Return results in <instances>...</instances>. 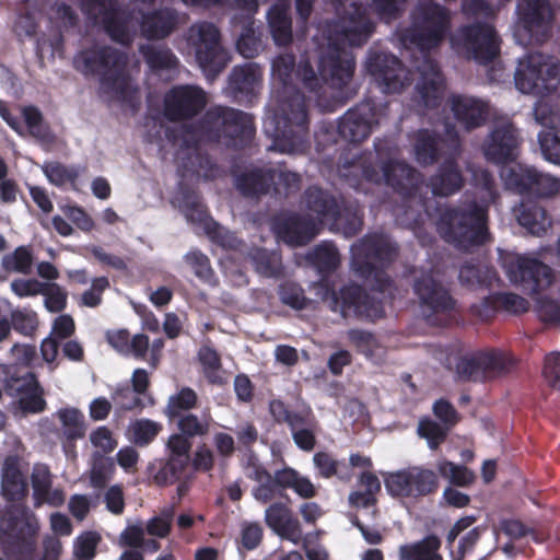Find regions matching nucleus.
<instances>
[{"label":"nucleus","mask_w":560,"mask_h":560,"mask_svg":"<svg viewBox=\"0 0 560 560\" xmlns=\"http://www.w3.org/2000/svg\"><path fill=\"white\" fill-rule=\"evenodd\" d=\"M49 23L58 33L67 32L79 23V15L75 10L65 2L55 3L47 12Z\"/></svg>","instance_id":"nucleus-44"},{"label":"nucleus","mask_w":560,"mask_h":560,"mask_svg":"<svg viewBox=\"0 0 560 560\" xmlns=\"http://www.w3.org/2000/svg\"><path fill=\"white\" fill-rule=\"evenodd\" d=\"M462 283L471 288L488 287L497 280L493 269L488 266L465 265L459 271Z\"/></svg>","instance_id":"nucleus-46"},{"label":"nucleus","mask_w":560,"mask_h":560,"mask_svg":"<svg viewBox=\"0 0 560 560\" xmlns=\"http://www.w3.org/2000/svg\"><path fill=\"white\" fill-rule=\"evenodd\" d=\"M438 469L442 477L448 479L452 483L457 486H468L475 479L472 471L452 462L441 460L438 464Z\"/></svg>","instance_id":"nucleus-56"},{"label":"nucleus","mask_w":560,"mask_h":560,"mask_svg":"<svg viewBox=\"0 0 560 560\" xmlns=\"http://www.w3.org/2000/svg\"><path fill=\"white\" fill-rule=\"evenodd\" d=\"M170 421L176 423L179 433L190 439L195 436L206 435L210 427L209 416H202L201 418H199L198 416L191 412H186L176 416L173 419H170Z\"/></svg>","instance_id":"nucleus-45"},{"label":"nucleus","mask_w":560,"mask_h":560,"mask_svg":"<svg viewBox=\"0 0 560 560\" xmlns=\"http://www.w3.org/2000/svg\"><path fill=\"white\" fill-rule=\"evenodd\" d=\"M307 260L322 276L337 269L340 264L338 249L332 243L323 242L307 255Z\"/></svg>","instance_id":"nucleus-38"},{"label":"nucleus","mask_w":560,"mask_h":560,"mask_svg":"<svg viewBox=\"0 0 560 560\" xmlns=\"http://www.w3.org/2000/svg\"><path fill=\"white\" fill-rule=\"evenodd\" d=\"M415 290L422 305L434 312L446 311L453 305L446 290L436 282L431 273L419 278L416 281Z\"/></svg>","instance_id":"nucleus-30"},{"label":"nucleus","mask_w":560,"mask_h":560,"mask_svg":"<svg viewBox=\"0 0 560 560\" xmlns=\"http://www.w3.org/2000/svg\"><path fill=\"white\" fill-rule=\"evenodd\" d=\"M207 103V93L200 86L175 85L164 95L163 114L171 121L190 119L201 113Z\"/></svg>","instance_id":"nucleus-19"},{"label":"nucleus","mask_w":560,"mask_h":560,"mask_svg":"<svg viewBox=\"0 0 560 560\" xmlns=\"http://www.w3.org/2000/svg\"><path fill=\"white\" fill-rule=\"evenodd\" d=\"M237 51L245 58H254L262 49L260 35L249 22L242 27V32L236 40Z\"/></svg>","instance_id":"nucleus-48"},{"label":"nucleus","mask_w":560,"mask_h":560,"mask_svg":"<svg viewBox=\"0 0 560 560\" xmlns=\"http://www.w3.org/2000/svg\"><path fill=\"white\" fill-rule=\"evenodd\" d=\"M159 132H163L165 141L175 149L174 155L180 182L173 203L178 207L187 221L202 224L208 233H212L211 225H215L212 237L218 238L223 246H236L237 238L209 219L199 195L186 187L184 182L194 178H214L218 167L208 155L201 153L198 143L217 141L228 147H244L255 132L252 116L240 109L214 106L206 112L194 129L184 126L164 127L161 125Z\"/></svg>","instance_id":"nucleus-1"},{"label":"nucleus","mask_w":560,"mask_h":560,"mask_svg":"<svg viewBox=\"0 0 560 560\" xmlns=\"http://www.w3.org/2000/svg\"><path fill=\"white\" fill-rule=\"evenodd\" d=\"M262 85V70L255 62L235 66L228 77L225 93L241 105H253Z\"/></svg>","instance_id":"nucleus-22"},{"label":"nucleus","mask_w":560,"mask_h":560,"mask_svg":"<svg viewBox=\"0 0 560 560\" xmlns=\"http://www.w3.org/2000/svg\"><path fill=\"white\" fill-rule=\"evenodd\" d=\"M501 178L505 185L520 192H530L542 197H550L559 192L560 180L538 173L526 165H506L501 170Z\"/></svg>","instance_id":"nucleus-20"},{"label":"nucleus","mask_w":560,"mask_h":560,"mask_svg":"<svg viewBox=\"0 0 560 560\" xmlns=\"http://www.w3.org/2000/svg\"><path fill=\"white\" fill-rule=\"evenodd\" d=\"M90 442L95 448L93 453H101L104 456L112 453L117 447V441L107 427H98L90 433Z\"/></svg>","instance_id":"nucleus-62"},{"label":"nucleus","mask_w":560,"mask_h":560,"mask_svg":"<svg viewBox=\"0 0 560 560\" xmlns=\"http://www.w3.org/2000/svg\"><path fill=\"white\" fill-rule=\"evenodd\" d=\"M269 412L277 423H285L298 448L311 452L316 445L317 421L311 410L293 411L280 399L269 402Z\"/></svg>","instance_id":"nucleus-15"},{"label":"nucleus","mask_w":560,"mask_h":560,"mask_svg":"<svg viewBox=\"0 0 560 560\" xmlns=\"http://www.w3.org/2000/svg\"><path fill=\"white\" fill-rule=\"evenodd\" d=\"M450 23L448 11L432 0H420L412 13V24L401 32L400 40L406 47L430 50L442 43Z\"/></svg>","instance_id":"nucleus-8"},{"label":"nucleus","mask_w":560,"mask_h":560,"mask_svg":"<svg viewBox=\"0 0 560 560\" xmlns=\"http://www.w3.org/2000/svg\"><path fill=\"white\" fill-rule=\"evenodd\" d=\"M441 150L438 140L429 131H420L415 143V155L420 164L432 163L436 158V152Z\"/></svg>","instance_id":"nucleus-52"},{"label":"nucleus","mask_w":560,"mask_h":560,"mask_svg":"<svg viewBox=\"0 0 560 560\" xmlns=\"http://www.w3.org/2000/svg\"><path fill=\"white\" fill-rule=\"evenodd\" d=\"M517 144V135L511 121L501 118L492 126L482 150L487 160L499 164L516 156Z\"/></svg>","instance_id":"nucleus-23"},{"label":"nucleus","mask_w":560,"mask_h":560,"mask_svg":"<svg viewBox=\"0 0 560 560\" xmlns=\"http://www.w3.org/2000/svg\"><path fill=\"white\" fill-rule=\"evenodd\" d=\"M5 378V392L18 399L21 410L25 413H37L45 409L43 389L35 375L27 371L9 368Z\"/></svg>","instance_id":"nucleus-21"},{"label":"nucleus","mask_w":560,"mask_h":560,"mask_svg":"<svg viewBox=\"0 0 560 560\" xmlns=\"http://www.w3.org/2000/svg\"><path fill=\"white\" fill-rule=\"evenodd\" d=\"M149 69L159 77L170 74L178 66V59L174 52L166 46H156L152 44H142L139 47Z\"/></svg>","instance_id":"nucleus-32"},{"label":"nucleus","mask_w":560,"mask_h":560,"mask_svg":"<svg viewBox=\"0 0 560 560\" xmlns=\"http://www.w3.org/2000/svg\"><path fill=\"white\" fill-rule=\"evenodd\" d=\"M514 82L521 93L541 96L559 85L560 63L548 55L530 52L520 59Z\"/></svg>","instance_id":"nucleus-10"},{"label":"nucleus","mask_w":560,"mask_h":560,"mask_svg":"<svg viewBox=\"0 0 560 560\" xmlns=\"http://www.w3.org/2000/svg\"><path fill=\"white\" fill-rule=\"evenodd\" d=\"M128 55L110 46L94 45L73 57V67L85 77L97 75L100 93L107 101L132 103L137 89L127 70Z\"/></svg>","instance_id":"nucleus-5"},{"label":"nucleus","mask_w":560,"mask_h":560,"mask_svg":"<svg viewBox=\"0 0 560 560\" xmlns=\"http://www.w3.org/2000/svg\"><path fill=\"white\" fill-rule=\"evenodd\" d=\"M450 42L457 54L479 63L492 60L499 52L497 33L487 23L460 27L451 35Z\"/></svg>","instance_id":"nucleus-13"},{"label":"nucleus","mask_w":560,"mask_h":560,"mask_svg":"<svg viewBox=\"0 0 560 560\" xmlns=\"http://www.w3.org/2000/svg\"><path fill=\"white\" fill-rule=\"evenodd\" d=\"M101 540L96 532H85L80 535L73 545V555L77 560H92Z\"/></svg>","instance_id":"nucleus-59"},{"label":"nucleus","mask_w":560,"mask_h":560,"mask_svg":"<svg viewBox=\"0 0 560 560\" xmlns=\"http://www.w3.org/2000/svg\"><path fill=\"white\" fill-rule=\"evenodd\" d=\"M369 70L386 93H398L410 83L409 72L393 55H376L370 59Z\"/></svg>","instance_id":"nucleus-24"},{"label":"nucleus","mask_w":560,"mask_h":560,"mask_svg":"<svg viewBox=\"0 0 560 560\" xmlns=\"http://www.w3.org/2000/svg\"><path fill=\"white\" fill-rule=\"evenodd\" d=\"M384 176L387 184L393 187H400L401 189L413 187L419 180L418 173L399 161L386 164L384 167Z\"/></svg>","instance_id":"nucleus-41"},{"label":"nucleus","mask_w":560,"mask_h":560,"mask_svg":"<svg viewBox=\"0 0 560 560\" xmlns=\"http://www.w3.org/2000/svg\"><path fill=\"white\" fill-rule=\"evenodd\" d=\"M115 471L113 457L101 453H92L90 467V483L93 488L102 489L112 479Z\"/></svg>","instance_id":"nucleus-42"},{"label":"nucleus","mask_w":560,"mask_h":560,"mask_svg":"<svg viewBox=\"0 0 560 560\" xmlns=\"http://www.w3.org/2000/svg\"><path fill=\"white\" fill-rule=\"evenodd\" d=\"M44 292L40 294L44 299V305L50 313H59L67 306L66 291L55 282H45Z\"/></svg>","instance_id":"nucleus-60"},{"label":"nucleus","mask_w":560,"mask_h":560,"mask_svg":"<svg viewBox=\"0 0 560 560\" xmlns=\"http://www.w3.org/2000/svg\"><path fill=\"white\" fill-rule=\"evenodd\" d=\"M302 205L310 217L315 215L317 223H335L339 218L340 210L337 200L327 191L313 186L305 190Z\"/></svg>","instance_id":"nucleus-28"},{"label":"nucleus","mask_w":560,"mask_h":560,"mask_svg":"<svg viewBox=\"0 0 560 560\" xmlns=\"http://www.w3.org/2000/svg\"><path fill=\"white\" fill-rule=\"evenodd\" d=\"M186 49L207 78L214 80L228 66L230 56L223 47L219 27L209 21H197L185 32Z\"/></svg>","instance_id":"nucleus-7"},{"label":"nucleus","mask_w":560,"mask_h":560,"mask_svg":"<svg viewBox=\"0 0 560 560\" xmlns=\"http://www.w3.org/2000/svg\"><path fill=\"white\" fill-rule=\"evenodd\" d=\"M37 315L34 311L28 308L14 310L11 312V325L12 327L25 335L30 336L37 327Z\"/></svg>","instance_id":"nucleus-63"},{"label":"nucleus","mask_w":560,"mask_h":560,"mask_svg":"<svg viewBox=\"0 0 560 560\" xmlns=\"http://www.w3.org/2000/svg\"><path fill=\"white\" fill-rule=\"evenodd\" d=\"M197 402V394L189 387L182 388L177 394L168 398L166 416L173 419L176 416L189 412Z\"/></svg>","instance_id":"nucleus-51"},{"label":"nucleus","mask_w":560,"mask_h":560,"mask_svg":"<svg viewBox=\"0 0 560 560\" xmlns=\"http://www.w3.org/2000/svg\"><path fill=\"white\" fill-rule=\"evenodd\" d=\"M198 358L208 382L222 385L224 377L221 369V360L217 351L208 346H203L198 352Z\"/></svg>","instance_id":"nucleus-47"},{"label":"nucleus","mask_w":560,"mask_h":560,"mask_svg":"<svg viewBox=\"0 0 560 560\" xmlns=\"http://www.w3.org/2000/svg\"><path fill=\"white\" fill-rule=\"evenodd\" d=\"M248 257L255 270L264 277H278L281 272V258L277 252L253 248Z\"/></svg>","instance_id":"nucleus-39"},{"label":"nucleus","mask_w":560,"mask_h":560,"mask_svg":"<svg viewBox=\"0 0 560 560\" xmlns=\"http://www.w3.org/2000/svg\"><path fill=\"white\" fill-rule=\"evenodd\" d=\"M295 57L281 54L271 63L273 80L281 86L273 90L262 122L264 133L271 139L267 151L300 154L310 145L308 116L304 96L292 85Z\"/></svg>","instance_id":"nucleus-2"},{"label":"nucleus","mask_w":560,"mask_h":560,"mask_svg":"<svg viewBox=\"0 0 560 560\" xmlns=\"http://www.w3.org/2000/svg\"><path fill=\"white\" fill-rule=\"evenodd\" d=\"M373 108L369 103L357 108L355 119L352 117V142L365 139L372 130Z\"/></svg>","instance_id":"nucleus-55"},{"label":"nucleus","mask_w":560,"mask_h":560,"mask_svg":"<svg viewBox=\"0 0 560 560\" xmlns=\"http://www.w3.org/2000/svg\"><path fill=\"white\" fill-rule=\"evenodd\" d=\"M34 257L28 246H18L12 253L5 254L1 259L2 268L8 272L30 275Z\"/></svg>","instance_id":"nucleus-43"},{"label":"nucleus","mask_w":560,"mask_h":560,"mask_svg":"<svg viewBox=\"0 0 560 560\" xmlns=\"http://www.w3.org/2000/svg\"><path fill=\"white\" fill-rule=\"evenodd\" d=\"M188 464L184 459L170 456L155 474V482L160 486L174 483L182 477Z\"/></svg>","instance_id":"nucleus-54"},{"label":"nucleus","mask_w":560,"mask_h":560,"mask_svg":"<svg viewBox=\"0 0 560 560\" xmlns=\"http://www.w3.org/2000/svg\"><path fill=\"white\" fill-rule=\"evenodd\" d=\"M487 210L483 206L468 203L445 212L439 224L441 235L462 247L483 243L487 238Z\"/></svg>","instance_id":"nucleus-9"},{"label":"nucleus","mask_w":560,"mask_h":560,"mask_svg":"<svg viewBox=\"0 0 560 560\" xmlns=\"http://www.w3.org/2000/svg\"><path fill=\"white\" fill-rule=\"evenodd\" d=\"M267 22L270 35L277 46H288L292 43V18L289 7L271 5L267 12Z\"/></svg>","instance_id":"nucleus-31"},{"label":"nucleus","mask_w":560,"mask_h":560,"mask_svg":"<svg viewBox=\"0 0 560 560\" xmlns=\"http://www.w3.org/2000/svg\"><path fill=\"white\" fill-rule=\"evenodd\" d=\"M318 225L315 219L299 213L281 215L275 221L278 236L292 246H302L311 242L318 234Z\"/></svg>","instance_id":"nucleus-25"},{"label":"nucleus","mask_w":560,"mask_h":560,"mask_svg":"<svg viewBox=\"0 0 560 560\" xmlns=\"http://www.w3.org/2000/svg\"><path fill=\"white\" fill-rule=\"evenodd\" d=\"M80 7L89 21L102 26L113 40L121 45H129L138 28L145 39L167 38L182 21L180 12L173 7L140 10L138 22L121 8L119 0H80Z\"/></svg>","instance_id":"nucleus-4"},{"label":"nucleus","mask_w":560,"mask_h":560,"mask_svg":"<svg viewBox=\"0 0 560 560\" xmlns=\"http://www.w3.org/2000/svg\"><path fill=\"white\" fill-rule=\"evenodd\" d=\"M518 223L529 233L540 235L550 226L545 210L535 202H524L515 212Z\"/></svg>","instance_id":"nucleus-34"},{"label":"nucleus","mask_w":560,"mask_h":560,"mask_svg":"<svg viewBox=\"0 0 560 560\" xmlns=\"http://www.w3.org/2000/svg\"><path fill=\"white\" fill-rule=\"evenodd\" d=\"M384 486L393 498L427 495L436 488L435 474L421 467H409L384 475Z\"/></svg>","instance_id":"nucleus-17"},{"label":"nucleus","mask_w":560,"mask_h":560,"mask_svg":"<svg viewBox=\"0 0 560 560\" xmlns=\"http://www.w3.org/2000/svg\"><path fill=\"white\" fill-rule=\"evenodd\" d=\"M418 80L416 91L419 103L425 107H436L441 104L445 95L444 78L439 71L438 66L429 58L424 57L421 66L418 67Z\"/></svg>","instance_id":"nucleus-26"},{"label":"nucleus","mask_w":560,"mask_h":560,"mask_svg":"<svg viewBox=\"0 0 560 560\" xmlns=\"http://www.w3.org/2000/svg\"><path fill=\"white\" fill-rule=\"evenodd\" d=\"M324 294L323 300L326 302L328 307L340 315L342 318H347L350 313V287L343 285L339 292L323 288Z\"/></svg>","instance_id":"nucleus-53"},{"label":"nucleus","mask_w":560,"mask_h":560,"mask_svg":"<svg viewBox=\"0 0 560 560\" xmlns=\"http://www.w3.org/2000/svg\"><path fill=\"white\" fill-rule=\"evenodd\" d=\"M235 185L247 197L265 195L271 187L277 196L289 197L300 189L301 176L290 171L253 167L237 175Z\"/></svg>","instance_id":"nucleus-11"},{"label":"nucleus","mask_w":560,"mask_h":560,"mask_svg":"<svg viewBox=\"0 0 560 560\" xmlns=\"http://www.w3.org/2000/svg\"><path fill=\"white\" fill-rule=\"evenodd\" d=\"M503 267L513 283L524 285L529 292H538L552 281L551 269L534 257L508 254Z\"/></svg>","instance_id":"nucleus-18"},{"label":"nucleus","mask_w":560,"mask_h":560,"mask_svg":"<svg viewBox=\"0 0 560 560\" xmlns=\"http://www.w3.org/2000/svg\"><path fill=\"white\" fill-rule=\"evenodd\" d=\"M57 417L65 439L75 441L84 436V416L79 409L61 408L57 411Z\"/></svg>","instance_id":"nucleus-40"},{"label":"nucleus","mask_w":560,"mask_h":560,"mask_svg":"<svg viewBox=\"0 0 560 560\" xmlns=\"http://www.w3.org/2000/svg\"><path fill=\"white\" fill-rule=\"evenodd\" d=\"M431 189L434 195L448 196L460 189L463 177L453 161H446L431 179Z\"/></svg>","instance_id":"nucleus-35"},{"label":"nucleus","mask_w":560,"mask_h":560,"mask_svg":"<svg viewBox=\"0 0 560 560\" xmlns=\"http://www.w3.org/2000/svg\"><path fill=\"white\" fill-rule=\"evenodd\" d=\"M440 547L438 537L428 536L421 541L400 546L398 556L400 560H443Z\"/></svg>","instance_id":"nucleus-36"},{"label":"nucleus","mask_w":560,"mask_h":560,"mask_svg":"<svg viewBox=\"0 0 560 560\" xmlns=\"http://www.w3.org/2000/svg\"><path fill=\"white\" fill-rule=\"evenodd\" d=\"M381 491L378 478L371 471H361L358 475L357 490L352 492V508L357 509L354 521L364 540L370 545L382 541V535L370 525L376 514V494Z\"/></svg>","instance_id":"nucleus-12"},{"label":"nucleus","mask_w":560,"mask_h":560,"mask_svg":"<svg viewBox=\"0 0 560 560\" xmlns=\"http://www.w3.org/2000/svg\"><path fill=\"white\" fill-rule=\"evenodd\" d=\"M528 306V302L520 295L501 293L486 298L480 306H475V312L480 317H487L490 313L500 308L517 314L526 312Z\"/></svg>","instance_id":"nucleus-33"},{"label":"nucleus","mask_w":560,"mask_h":560,"mask_svg":"<svg viewBox=\"0 0 560 560\" xmlns=\"http://www.w3.org/2000/svg\"><path fill=\"white\" fill-rule=\"evenodd\" d=\"M349 47L350 30L343 28L335 37H328L327 48L318 61L319 75L307 58H301L295 75L303 86L316 97L320 96L324 83L331 89L341 91L350 82Z\"/></svg>","instance_id":"nucleus-6"},{"label":"nucleus","mask_w":560,"mask_h":560,"mask_svg":"<svg viewBox=\"0 0 560 560\" xmlns=\"http://www.w3.org/2000/svg\"><path fill=\"white\" fill-rule=\"evenodd\" d=\"M160 430L161 425L149 419L136 420L130 425L132 441L139 446H144L152 442Z\"/></svg>","instance_id":"nucleus-57"},{"label":"nucleus","mask_w":560,"mask_h":560,"mask_svg":"<svg viewBox=\"0 0 560 560\" xmlns=\"http://www.w3.org/2000/svg\"><path fill=\"white\" fill-rule=\"evenodd\" d=\"M542 376L549 386L560 392V352H550L546 357Z\"/></svg>","instance_id":"nucleus-64"},{"label":"nucleus","mask_w":560,"mask_h":560,"mask_svg":"<svg viewBox=\"0 0 560 560\" xmlns=\"http://www.w3.org/2000/svg\"><path fill=\"white\" fill-rule=\"evenodd\" d=\"M185 262L192 269L195 276L202 282L214 284V272L210 260L201 250L194 248L184 255Z\"/></svg>","instance_id":"nucleus-49"},{"label":"nucleus","mask_w":560,"mask_h":560,"mask_svg":"<svg viewBox=\"0 0 560 560\" xmlns=\"http://www.w3.org/2000/svg\"><path fill=\"white\" fill-rule=\"evenodd\" d=\"M141 395L127 384L118 385L112 393V400L116 411L141 410L143 401Z\"/></svg>","instance_id":"nucleus-50"},{"label":"nucleus","mask_w":560,"mask_h":560,"mask_svg":"<svg viewBox=\"0 0 560 560\" xmlns=\"http://www.w3.org/2000/svg\"><path fill=\"white\" fill-rule=\"evenodd\" d=\"M452 110L456 119L467 130L479 127L489 113L486 102L463 95H457L452 98Z\"/></svg>","instance_id":"nucleus-29"},{"label":"nucleus","mask_w":560,"mask_h":560,"mask_svg":"<svg viewBox=\"0 0 560 560\" xmlns=\"http://www.w3.org/2000/svg\"><path fill=\"white\" fill-rule=\"evenodd\" d=\"M30 478L32 486L33 506L35 509H39L43 505L58 508L65 503V491L59 487L52 486V474L46 464H35L32 467Z\"/></svg>","instance_id":"nucleus-27"},{"label":"nucleus","mask_w":560,"mask_h":560,"mask_svg":"<svg viewBox=\"0 0 560 560\" xmlns=\"http://www.w3.org/2000/svg\"><path fill=\"white\" fill-rule=\"evenodd\" d=\"M84 170L85 167L80 165L67 166L57 161L45 162L42 165V171L50 184L57 187L70 184L73 189H77L75 180Z\"/></svg>","instance_id":"nucleus-37"},{"label":"nucleus","mask_w":560,"mask_h":560,"mask_svg":"<svg viewBox=\"0 0 560 560\" xmlns=\"http://www.w3.org/2000/svg\"><path fill=\"white\" fill-rule=\"evenodd\" d=\"M518 20L514 36L521 45L539 43L547 36L553 9L545 0H522L517 4Z\"/></svg>","instance_id":"nucleus-14"},{"label":"nucleus","mask_w":560,"mask_h":560,"mask_svg":"<svg viewBox=\"0 0 560 560\" xmlns=\"http://www.w3.org/2000/svg\"><path fill=\"white\" fill-rule=\"evenodd\" d=\"M365 265L358 270L364 279V285L383 291L387 284V277L383 272L386 264L396 255V247L385 235H374L363 244Z\"/></svg>","instance_id":"nucleus-16"},{"label":"nucleus","mask_w":560,"mask_h":560,"mask_svg":"<svg viewBox=\"0 0 560 560\" xmlns=\"http://www.w3.org/2000/svg\"><path fill=\"white\" fill-rule=\"evenodd\" d=\"M0 494L8 502L0 516V545L13 560H28L36 546L39 523L23 503L28 494L26 477L18 456L5 457L1 467Z\"/></svg>","instance_id":"nucleus-3"},{"label":"nucleus","mask_w":560,"mask_h":560,"mask_svg":"<svg viewBox=\"0 0 560 560\" xmlns=\"http://www.w3.org/2000/svg\"><path fill=\"white\" fill-rule=\"evenodd\" d=\"M352 307L360 314H364L369 319H375L382 316L383 310L375 296H370L365 291H352Z\"/></svg>","instance_id":"nucleus-58"},{"label":"nucleus","mask_w":560,"mask_h":560,"mask_svg":"<svg viewBox=\"0 0 560 560\" xmlns=\"http://www.w3.org/2000/svg\"><path fill=\"white\" fill-rule=\"evenodd\" d=\"M540 150L545 159L553 164H560V132L548 130L539 133Z\"/></svg>","instance_id":"nucleus-61"}]
</instances>
